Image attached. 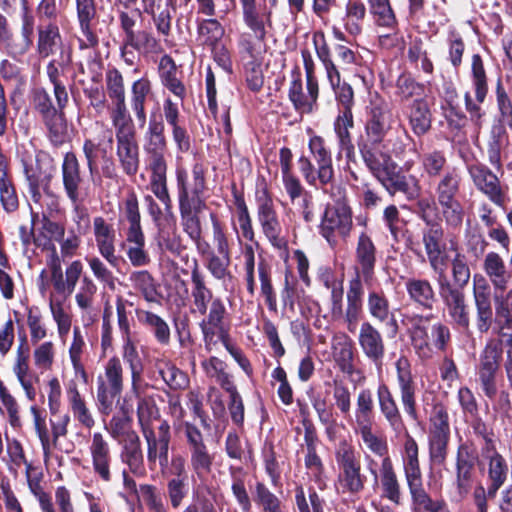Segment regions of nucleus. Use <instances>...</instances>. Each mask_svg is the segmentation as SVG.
I'll list each match as a JSON object with an SVG mask.
<instances>
[{"instance_id": "obj_29", "label": "nucleus", "mask_w": 512, "mask_h": 512, "mask_svg": "<svg viewBox=\"0 0 512 512\" xmlns=\"http://www.w3.org/2000/svg\"><path fill=\"white\" fill-rule=\"evenodd\" d=\"M93 233L99 254L114 268L118 267L121 256L116 255V230L104 217L93 219Z\"/></svg>"}, {"instance_id": "obj_35", "label": "nucleus", "mask_w": 512, "mask_h": 512, "mask_svg": "<svg viewBox=\"0 0 512 512\" xmlns=\"http://www.w3.org/2000/svg\"><path fill=\"white\" fill-rule=\"evenodd\" d=\"M402 456L403 473L409 492L424 486V478L419 460V446L406 431Z\"/></svg>"}, {"instance_id": "obj_63", "label": "nucleus", "mask_w": 512, "mask_h": 512, "mask_svg": "<svg viewBox=\"0 0 512 512\" xmlns=\"http://www.w3.org/2000/svg\"><path fill=\"white\" fill-rule=\"evenodd\" d=\"M298 289V280L290 268H286L283 272V281L280 289V302L283 311H295V305L300 298Z\"/></svg>"}, {"instance_id": "obj_56", "label": "nucleus", "mask_w": 512, "mask_h": 512, "mask_svg": "<svg viewBox=\"0 0 512 512\" xmlns=\"http://www.w3.org/2000/svg\"><path fill=\"white\" fill-rule=\"evenodd\" d=\"M120 214L128 223L126 234L142 233L141 213L137 194L131 190L119 206Z\"/></svg>"}, {"instance_id": "obj_16", "label": "nucleus", "mask_w": 512, "mask_h": 512, "mask_svg": "<svg viewBox=\"0 0 512 512\" xmlns=\"http://www.w3.org/2000/svg\"><path fill=\"white\" fill-rule=\"evenodd\" d=\"M184 435L189 451L190 468L199 480H204L211 472L214 454L209 451L204 435L193 423H184Z\"/></svg>"}, {"instance_id": "obj_31", "label": "nucleus", "mask_w": 512, "mask_h": 512, "mask_svg": "<svg viewBox=\"0 0 512 512\" xmlns=\"http://www.w3.org/2000/svg\"><path fill=\"white\" fill-rule=\"evenodd\" d=\"M89 452L94 475L105 483L111 482L113 455L108 441L100 432L93 434Z\"/></svg>"}, {"instance_id": "obj_43", "label": "nucleus", "mask_w": 512, "mask_h": 512, "mask_svg": "<svg viewBox=\"0 0 512 512\" xmlns=\"http://www.w3.org/2000/svg\"><path fill=\"white\" fill-rule=\"evenodd\" d=\"M257 274L260 282L259 296L263 299L271 314H278L279 306L277 292L273 283V269L271 264L263 257L257 263Z\"/></svg>"}, {"instance_id": "obj_58", "label": "nucleus", "mask_w": 512, "mask_h": 512, "mask_svg": "<svg viewBox=\"0 0 512 512\" xmlns=\"http://www.w3.org/2000/svg\"><path fill=\"white\" fill-rule=\"evenodd\" d=\"M413 512H450L442 498L432 499L424 486L409 492Z\"/></svg>"}, {"instance_id": "obj_27", "label": "nucleus", "mask_w": 512, "mask_h": 512, "mask_svg": "<svg viewBox=\"0 0 512 512\" xmlns=\"http://www.w3.org/2000/svg\"><path fill=\"white\" fill-rule=\"evenodd\" d=\"M116 140V160L122 173L135 177L140 169V146L137 133L119 135Z\"/></svg>"}, {"instance_id": "obj_4", "label": "nucleus", "mask_w": 512, "mask_h": 512, "mask_svg": "<svg viewBox=\"0 0 512 512\" xmlns=\"http://www.w3.org/2000/svg\"><path fill=\"white\" fill-rule=\"evenodd\" d=\"M308 150L310 156L302 154L297 160L299 172L309 186L325 191L335 182L332 151L325 139L316 134L309 138Z\"/></svg>"}, {"instance_id": "obj_33", "label": "nucleus", "mask_w": 512, "mask_h": 512, "mask_svg": "<svg viewBox=\"0 0 512 512\" xmlns=\"http://www.w3.org/2000/svg\"><path fill=\"white\" fill-rule=\"evenodd\" d=\"M376 397L380 414L390 429L396 434L406 430L405 421L397 400L391 388L385 382L378 384Z\"/></svg>"}, {"instance_id": "obj_59", "label": "nucleus", "mask_w": 512, "mask_h": 512, "mask_svg": "<svg viewBox=\"0 0 512 512\" xmlns=\"http://www.w3.org/2000/svg\"><path fill=\"white\" fill-rule=\"evenodd\" d=\"M110 119L115 130V137L137 133L134 121L126 104V99L112 102Z\"/></svg>"}, {"instance_id": "obj_30", "label": "nucleus", "mask_w": 512, "mask_h": 512, "mask_svg": "<svg viewBox=\"0 0 512 512\" xmlns=\"http://www.w3.org/2000/svg\"><path fill=\"white\" fill-rule=\"evenodd\" d=\"M358 344L364 356L376 366L382 365L386 344L380 330L370 321H363L359 328Z\"/></svg>"}, {"instance_id": "obj_42", "label": "nucleus", "mask_w": 512, "mask_h": 512, "mask_svg": "<svg viewBox=\"0 0 512 512\" xmlns=\"http://www.w3.org/2000/svg\"><path fill=\"white\" fill-rule=\"evenodd\" d=\"M62 45L63 40L57 23L39 24L37 26L35 50L40 59L53 56Z\"/></svg>"}, {"instance_id": "obj_64", "label": "nucleus", "mask_w": 512, "mask_h": 512, "mask_svg": "<svg viewBox=\"0 0 512 512\" xmlns=\"http://www.w3.org/2000/svg\"><path fill=\"white\" fill-rule=\"evenodd\" d=\"M420 162L423 171L430 178L442 176L448 168H451L448 164L446 152L443 149H431L425 151L421 157Z\"/></svg>"}, {"instance_id": "obj_37", "label": "nucleus", "mask_w": 512, "mask_h": 512, "mask_svg": "<svg viewBox=\"0 0 512 512\" xmlns=\"http://www.w3.org/2000/svg\"><path fill=\"white\" fill-rule=\"evenodd\" d=\"M507 123L494 120L487 137V158L490 165L503 175L502 151L509 145Z\"/></svg>"}, {"instance_id": "obj_19", "label": "nucleus", "mask_w": 512, "mask_h": 512, "mask_svg": "<svg viewBox=\"0 0 512 512\" xmlns=\"http://www.w3.org/2000/svg\"><path fill=\"white\" fill-rule=\"evenodd\" d=\"M49 160L47 154L39 152L34 158L28 157L21 160L23 173L28 184V192L32 201L40 204L42 200V191L46 195H52L51 182L53 175L43 168L45 161Z\"/></svg>"}, {"instance_id": "obj_6", "label": "nucleus", "mask_w": 512, "mask_h": 512, "mask_svg": "<svg viewBox=\"0 0 512 512\" xmlns=\"http://www.w3.org/2000/svg\"><path fill=\"white\" fill-rule=\"evenodd\" d=\"M61 176L66 197L74 205L76 214L74 220L77 223V231L85 233L90 227L89 214L85 208L79 207V204L84 200L82 190L85 178L78 157L73 151L66 152L63 156Z\"/></svg>"}, {"instance_id": "obj_2", "label": "nucleus", "mask_w": 512, "mask_h": 512, "mask_svg": "<svg viewBox=\"0 0 512 512\" xmlns=\"http://www.w3.org/2000/svg\"><path fill=\"white\" fill-rule=\"evenodd\" d=\"M402 323L414 353L422 361L431 359L434 351L446 353L452 346L451 328L436 314L405 313Z\"/></svg>"}, {"instance_id": "obj_57", "label": "nucleus", "mask_w": 512, "mask_h": 512, "mask_svg": "<svg viewBox=\"0 0 512 512\" xmlns=\"http://www.w3.org/2000/svg\"><path fill=\"white\" fill-rule=\"evenodd\" d=\"M122 341V358L131 372L132 390L136 391V386L142 379L144 364L132 337L124 338Z\"/></svg>"}, {"instance_id": "obj_51", "label": "nucleus", "mask_w": 512, "mask_h": 512, "mask_svg": "<svg viewBox=\"0 0 512 512\" xmlns=\"http://www.w3.org/2000/svg\"><path fill=\"white\" fill-rule=\"evenodd\" d=\"M66 397L70 411L75 420L84 427L91 429L95 420L90 412L85 398L80 394L77 384L71 381L66 389Z\"/></svg>"}, {"instance_id": "obj_62", "label": "nucleus", "mask_w": 512, "mask_h": 512, "mask_svg": "<svg viewBox=\"0 0 512 512\" xmlns=\"http://www.w3.org/2000/svg\"><path fill=\"white\" fill-rule=\"evenodd\" d=\"M441 110L446 121L447 139L454 141L465 136V128L469 121L467 114L461 107L451 106L449 108H441Z\"/></svg>"}, {"instance_id": "obj_38", "label": "nucleus", "mask_w": 512, "mask_h": 512, "mask_svg": "<svg viewBox=\"0 0 512 512\" xmlns=\"http://www.w3.org/2000/svg\"><path fill=\"white\" fill-rule=\"evenodd\" d=\"M404 116L416 137H422L432 129L433 114L425 98L413 99L405 107Z\"/></svg>"}, {"instance_id": "obj_15", "label": "nucleus", "mask_w": 512, "mask_h": 512, "mask_svg": "<svg viewBox=\"0 0 512 512\" xmlns=\"http://www.w3.org/2000/svg\"><path fill=\"white\" fill-rule=\"evenodd\" d=\"M195 315L203 316L202 321L199 323L203 340L206 348L215 345L218 340L225 338L229 335L230 331V313L226 307L225 301L222 297H218L213 302L207 305L206 310H200Z\"/></svg>"}, {"instance_id": "obj_14", "label": "nucleus", "mask_w": 512, "mask_h": 512, "mask_svg": "<svg viewBox=\"0 0 512 512\" xmlns=\"http://www.w3.org/2000/svg\"><path fill=\"white\" fill-rule=\"evenodd\" d=\"M168 152L145 151L146 169L149 172V188L164 205L166 215L174 217L173 203L168 189Z\"/></svg>"}, {"instance_id": "obj_17", "label": "nucleus", "mask_w": 512, "mask_h": 512, "mask_svg": "<svg viewBox=\"0 0 512 512\" xmlns=\"http://www.w3.org/2000/svg\"><path fill=\"white\" fill-rule=\"evenodd\" d=\"M147 444V462L154 470L157 462L161 468L169 464V447L172 439L171 427L167 420L160 424L140 429Z\"/></svg>"}, {"instance_id": "obj_18", "label": "nucleus", "mask_w": 512, "mask_h": 512, "mask_svg": "<svg viewBox=\"0 0 512 512\" xmlns=\"http://www.w3.org/2000/svg\"><path fill=\"white\" fill-rule=\"evenodd\" d=\"M479 462L478 452L472 442L460 443L456 451L455 460V488L462 500L467 497L473 488L476 475V465Z\"/></svg>"}, {"instance_id": "obj_9", "label": "nucleus", "mask_w": 512, "mask_h": 512, "mask_svg": "<svg viewBox=\"0 0 512 512\" xmlns=\"http://www.w3.org/2000/svg\"><path fill=\"white\" fill-rule=\"evenodd\" d=\"M255 202L257 205V219L264 236L274 248L278 250L287 249L288 241L282 234V226L273 196L264 179L256 185Z\"/></svg>"}, {"instance_id": "obj_48", "label": "nucleus", "mask_w": 512, "mask_h": 512, "mask_svg": "<svg viewBox=\"0 0 512 512\" xmlns=\"http://www.w3.org/2000/svg\"><path fill=\"white\" fill-rule=\"evenodd\" d=\"M354 128L353 114H338L333 123V130L336 135L338 148L344 152L347 160L355 158V144L353 143L351 129Z\"/></svg>"}, {"instance_id": "obj_49", "label": "nucleus", "mask_w": 512, "mask_h": 512, "mask_svg": "<svg viewBox=\"0 0 512 512\" xmlns=\"http://www.w3.org/2000/svg\"><path fill=\"white\" fill-rule=\"evenodd\" d=\"M462 176L457 167L448 168L447 171L439 176V181L435 187L436 199L438 203L458 200L461 191Z\"/></svg>"}, {"instance_id": "obj_11", "label": "nucleus", "mask_w": 512, "mask_h": 512, "mask_svg": "<svg viewBox=\"0 0 512 512\" xmlns=\"http://www.w3.org/2000/svg\"><path fill=\"white\" fill-rule=\"evenodd\" d=\"M178 202H206L208 195L207 168L202 162H195L191 172L184 166L175 169Z\"/></svg>"}, {"instance_id": "obj_13", "label": "nucleus", "mask_w": 512, "mask_h": 512, "mask_svg": "<svg viewBox=\"0 0 512 512\" xmlns=\"http://www.w3.org/2000/svg\"><path fill=\"white\" fill-rule=\"evenodd\" d=\"M449 251L455 252L451 264V276L449 279L446 274V268L449 260H444L432 271L436 275L438 289L449 290L452 287L455 290L465 291L471 278V270L466 256L459 251V243L456 237H451L448 241Z\"/></svg>"}, {"instance_id": "obj_22", "label": "nucleus", "mask_w": 512, "mask_h": 512, "mask_svg": "<svg viewBox=\"0 0 512 512\" xmlns=\"http://www.w3.org/2000/svg\"><path fill=\"white\" fill-rule=\"evenodd\" d=\"M396 163L389 158V161L382 166L383 170L371 173L387 190L390 195L402 193L408 200L416 199L419 195V187L414 177H407L400 171H396Z\"/></svg>"}, {"instance_id": "obj_61", "label": "nucleus", "mask_w": 512, "mask_h": 512, "mask_svg": "<svg viewBox=\"0 0 512 512\" xmlns=\"http://www.w3.org/2000/svg\"><path fill=\"white\" fill-rule=\"evenodd\" d=\"M328 80L335 94L339 108L338 114H353L355 97L352 86L345 81L341 82L340 72L333 75V78L332 76L328 77Z\"/></svg>"}, {"instance_id": "obj_52", "label": "nucleus", "mask_w": 512, "mask_h": 512, "mask_svg": "<svg viewBox=\"0 0 512 512\" xmlns=\"http://www.w3.org/2000/svg\"><path fill=\"white\" fill-rule=\"evenodd\" d=\"M508 471L506 459L499 452L495 451L488 461L487 489L490 499L496 497L497 492L506 482Z\"/></svg>"}, {"instance_id": "obj_7", "label": "nucleus", "mask_w": 512, "mask_h": 512, "mask_svg": "<svg viewBox=\"0 0 512 512\" xmlns=\"http://www.w3.org/2000/svg\"><path fill=\"white\" fill-rule=\"evenodd\" d=\"M96 405L102 416H109L124 389V369L121 360L114 355L104 364V373L97 376Z\"/></svg>"}, {"instance_id": "obj_28", "label": "nucleus", "mask_w": 512, "mask_h": 512, "mask_svg": "<svg viewBox=\"0 0 512 512\" xmlns=\"http://www.w3.org/2000/svg\"><path fill=\"white\" fill-rule=\"evenodd\" d=\"M422 243L431 270L444 260H449V245L445 241V228L442 222L426 226L422 230Z\"/></svg>"}, {"instance_id": "obj_41", "label": "nucleus", "mask_w": 512, "mask_h": 512, "mask_svg": "<svg viewBox=\"0 0 512 512\" xmlns=\"http://www.w3.org/2000/svg\"><path fill=\"white\" fill-rule=\"evenodd\" d=\"M409 300L423 310H433L437 298L431 282L426 278H409L405 282Z\"/></svg>"}, {"instance_id": "obj_34", "label": "nucleus", "mask_w": 512, "mask_h": 512, "mask_svg": "<svg viewBox=\"0 0 512 512\" xmlns=\"http://www.w3.org/2000/svg\"><path fill=\"white\" fill-rule=\"evenodd\" d=\"M380 498L400 506L403 499V487L390 456L382 458L379 468Z\"/></svg>"}, {"instance_id": "obj_55", "label": "nucleus", "mask_w": 512, "mask_h": 512, "mask_svg": "<svg viewBox=\"0 0 512 512\" xmlns=\"http://www.w3.org/2000/svg\"><path fill=\"white\" fill-rule=\"evenodd\" d=\"M130 280L134 289H136L147 302L160 304L162 295L158 291L159 285L149 271H134L130 275Z\"/></svg>"}, {"instance_id": "obj_40", "label": "nucleus", "mask_w": 512, "mask_h": 512, "mask_svg": "<svg viewBox=\"0 0 512 512\" xmlns=\"http://www.w3.org/2000/svg\"><path fill=\"white\" fill-rule=\"evenodd\" d=\"M0 203L3 210L14 213L19 209L20 201L13 178L9 172L7 157L0 151Z\"/></svg>"}, {"instance_id": "obj_24", "label": "nucleus", "mask_w": 512, "mask_h": 512, "mask_svg": "<svg viewBox=\"0 0 512 512\" xmlns=\"http://www.w3.org/2000/svg\"><path fill=\"white\" fill-rule=\"evenodd\" d=\"M307 94L303 91L302 75L300 69L295 67L291 71V82L288 90V99L295 111L302 114H311L318 108L319 84L306 80Z\"/></svg>"}, {"instance_id": "obj_20", "label": "nucleus", "mask_w": 512, "mask_h": 512, "mask_svg": "<svg viewBox=\"0 0 512 512\" xmlns=\"http://www.w3.org/2000/svg\"><path fill=\"white\" fill-rule=\"evenodd\" d=\"M395 368L403 410L409 419L417 422L419 420L416 400L417 384L412 374L411 363L406 356H400L395 362Z\"/></svg>"}, {"instance_id": "obj_47", "label": "nucleus", "mask_w": 512, "mask_h": 512, "mask_svg": "<svg viewBox=\"0 0 512 512\" xmlns=\"http://www.w3.org/2000/svg\"><path fill=\"white\" fill-rule=\"evenodd\" d=\"M180 225L188 236L203 230L201 214L207 209L206 202H178Z\"/></svg>"}, {"instance_id": "obj_1", "label": "nucleus", "mask_w": 512, "mask_h": 512, "mask_svg": "<svg viewBox=\"0 0 512 512\" xmlns=\"http://www.w3.org/2000/svg\"><path fill=\"white\" fill-rule=\"evenodd\" d=\"M394 123L393 113L384 100L374 101L366 108L364 132L356 139L360 157L370 173L383 170L391 155L402 156L406 144L400 136L388 137Z\"/></svg>"}, {"instance_id": "obj_39", "label": "nucleus", "mask_w": 512, "mask_h": 512, "mask_svg": "<svg viewBox=\"0 0 512 512\" xmlns=\"http://www.w3.org/2000/svg\"><path fill=\"white\" fill-rule=\"evenodd\" d=\"M153 95L152 82L147 73L135 80L130 88V106L139 124L144 127L147 122L146 103Z\"/></svg>"}, {"instance_id": "obj_36", "label": "nucleus", "mask_w": 512, "mask_h": 512, "mask_svg": "<svg viewBox=\"0 0 512 512\" xmlns=\"http://www.w3.org/2000/svg\"><path fill=\"white\" fill-rule=\"evenodd\" d=\"M190 287V311L192 314H196L202 309L205 311L207 305L219 297L214 294L212 288L208 285L207 277L200 270L196 261L191 269Z\"/></svg>"}, {"instance_id": "obj_50", "label": "nucleus", "mask_w": 512, "mask_h": 512, "mask_svg": "<svg viewBox=\"0 0 512 512\" xmlns=\"http://www.w3.org/2000/svg\"><path fill=\"white\" fill-rule=\"evenodd\" d=\"M494 322L496 333L512 341V288L503 296L496 297Z\"/></svg>"}, {"instance_id": "obj_26", "label": "nucleus", "mask_w": 512, "mask_h": 512, "mask_svg": "<svg viewBox=\"0 0 512 512\" xmlns=\"http://www.w3.org/2000/svg\"><path fill=\"white\" fill-rule=\"evenodd\" d=\"M380 252L370 234L363 231L356 240L354 260L357 273L363 278L365 283H369L375 277V269Z\"/></svg>"}, {"instance_id": "obj_23", "label": "nucleus", "mask_w": 512, "mask_h": 512, "mask_svg": "<svg viewBox=\"0 0 512 512\" xmlns=\"http://www.w3.org/2000/svg\"><path fill=\"white\" fill-rule=\"evenodd\" d=\"M79 30L83 38L78 39L80 50L96 49L99 46L97 33L98 13L95 0H75Z\"/></svg>"}, {"instance_id": "obj_53", "label": "nucleus", "mask_w": 512, "mask_h": 512, "mask_svg": "<svg viewBox=\"0 0 512 512\" xmlns=\"http://www.w3.org/2000/svg\"><path fill=\"white\" fill-rule=\"evenodd\" d=\"M135 393L137 399V419L140 429L156 425L155 422L160 424L161 418L160 410L156 404L153 395H140L138 392V385L136 386Z\"/></svg>"}, {"instance_id": "obj_10", "label": "nucleus", "mask_w": 512, "mask_h": 512, "mask_svg": "<svg viewBox=\"0 0 512 512\" xmlns=\"http://www.w3.org/2000/svg\"><path fill=\"white\" fill-rule=\"evenodd\" d=\"M352 227L351 207L345 201H336L325 206L318 226V233L331 247H335L339 239L345 240L349 237Z\"/></svg>"}, {"instance_id": "obj_44", "label": "nucleus", "mask_w": 512, "mask_h": 512, "mask_svg": "<svg viewBox=\"0 0 512 512\" xmlns=\"http://www.w3.org/2000/svg\"><path fill=\"white\" fill-rule=\"evenodd\" d=\"M240 4L245 25L258 41L264 42L267 35L266 25L272 26L271 12L260 13L256 7V0H240Z\"/></svg>"}, {"instance_id": "obj_5", "label": "nucleus", "mask_w": 512, "mask_h": 512, "mask_svg": "<svg viewBox=\"0 0 512 512\" xmlns=\"http://www.w3.org/2000/svg\"><path fill=\"white\" fill-rule=\"evenodd\" d=\"M335 460L338 474L335 489L338 494L359 496L368 482L367 475L362 470L360 454L346 440L339 442L335 450Z\"/></svg>"}, {"instance_id": "obj_21", "label": "nucleus", "mask_w": 512, "mask_h": 512, "mask_svg": "<svg viewBox=\"0 0 512 512\" xmlns=\"http://www.w3.org/2000/svg\"><path fill=\"white\" fill-rule=\"evenodd\" d=\"M473 300L476 309L475 325L479 334L488 333L494 323L491 287L483 275H473Z\"/></svg>"}, {"instance_id": "obj_54", "label": "nucleus", "mask_w": 512, "mask_h": 512, "mask_svg": "<svg viewBox=\"0 0 512 512\" xmlns=\"http://www.w3.org/2000/svg\"><path fill=\"white\" fill-rule=\"evenodd\" d=\"M138 321L153 334L156 341L162 345H168L171 338L170 328L167 322L159 315L148 311L137 309Z\"/></svg>"}, {"instance_id": "obj_32", "label": "nucleus", "mask_w": 512, "mask_h": 512, "mask_svg": "<svg viewBox=\"0 0 512 512\" xmlns=\"http://www.w3.org/2000/svg\"><path fill=\"white\" fill-rule=\"evenodd\" d=\"M164 118L171 128L172 139L176 150L180 153H188L192 146L191 136L185 126L184 118L181 116L178 104L170 97L163 101Z\"/></svg>"}, {"instance_id": "obj_3", "label": "nucleus", "mask_w": 512, "mask_h": 512, "mask_svg": "<svg viewBox=\"0 0 512 512\" xmlns=\"http://www.w3.org/2000/svg\"><path fill=\"white\" fill-rule=\"evenodd\" d=\"M43 86L30 91V105L46 130V137L54 148H59L69 141L68 120L65 110L69 104V93L53 94Z\"/></svg>"}, {"instance_id": "obj_60", "label": "nucleus", "mask_w": 512, "mask_h": 512, "mask_svg": "<svg viewBox=\"0 0 512 512\" xmlns=\"http://www.w3.org/2000/svg\"><path fill=\"white\" fill-rule=\"evenodd\" d=\"M232 252H216L203 262L211 277L216 281L225 282L234 278L230 266Z\"/></svg>"}, {"instance_id": "obj_8", "label": "nucleus", "mask_w": 512, "mask_h": 512, "mask_svg": "<svg viewBox=\"0 0 512 512\" xmlns=\"http://www.w3.org/2000/svg\"><path fill=\"white\" fill-rule=\"evenodd\" d=\"M502 339H489L486 342L475 368L476 382L489 400H494L498 394V377L503 360Z\"/></svg>"}, {"instance_id": "obj_12", "label": "nucleus", "mask_w": 512, "mask_h": 512, "mask_svg": "<svg viewBox=\"0 0 512 512\" xmlns=\"http://www.w3.org/2000/svg\"><path fill=\"white\" fill-rule=\"evenodd\" d=\"M468 174L475 188L485 195L490 202L505 209L509 201L507 184L502 183L496 172L486 164L476 161L467 166Z\"/></svg>"}, {"instance_id": "obj_46", "label": "nucleus", "mask_w": 512, "mask_h": 512, "mask_svg": "<svg viewBox=\"0 0 512 512\" xmlns=\"http://www.w3.org/2000/svg\"><path fill=\"white\" fill-rule=\"evenodd\" d=\"M482 268L495 290H506L511 274L499 253L488 252L484 257Z\"/></svg>"}, {"instance_id": "obj_45", "label": "nucleus", "mask_w": 512, "mask_h": 512, "mask_svg": "<svg viewBox=\"0 0 512 512\" xmlns=\"http://www.w3.org/2000/svg\"><path fill=\"white\" fill-rule=\"evenodd\" d=\"M120 456L122 462L129 467L133 474L138 475L145 472L141 441L135 431L131 430L125 433Z\"/></svg>"}, {"instance_id": "obj_25", "label": "nucleus", "mask_w": 512, "mask_h": 512, "mask_svg": "<svg viewBox=\"0 0 512 512\" xmlns=\"http://www.w3.org/2000/svg\"><path fill=\"white\" fill-rule=\"evenodd\" d=\"M438 293L454 326L465 335L470 336L472 334L470 309L465 291L449 287V290L438 289Z\"/></svg>"}]
</instances>
